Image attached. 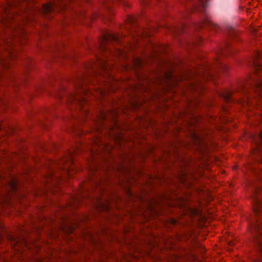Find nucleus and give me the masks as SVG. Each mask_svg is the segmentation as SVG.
Segmentation results:
<instances>
[{
    "instance_id": "8",
    "label": "nucleus",
    "mask_w": 262,
    "mask_h": 262,
    "mask_svg": "<svg viewBox=\"0 0 262 262\" xmlns=\"http://www.w3.org/2000/svg\"><path fill=\"white\" fill-rule=\"evenodd\" d=\"M0 50H5L10 59H15L17 57V53L13 46V42H12L7 40L5 45L0 47Z\"/></svg>"
},
{
    "instance_id": "1",
    "label": "nucleus",
    "mask_w": 262,
    "mask_h": 262,
    "mask_svg": "<svg viewBox=\"0 0 262 262\" xmlns=\"http://www.w3.org/2000/svg\"><path fill=\"white\" fill-rule=\"evenodd\" d=\"M85 67L88 70L86 74L75 83L76 91L70 94L68 99V103H78L81 106V109L88 103L87 97L92 94L90 87L86 89L88 82L94 84L96 81L98 83V86L94 88L92 94L97 98L98 97L103 98L108 93L115 92L118 89L120 83L112 76L111 71L112 67L106 60L97 58L96 62H88Z\"/></svg>"
},
{
    "instance_id": "34",
    "label": "nucleus",
    "mask_w": 262,
    "mask_h": 262,
    "mask_svg": "<svg viewBox=\"0 0 262 262\" xmlns=\"http://www.w3.org/2000/svg\"><path fill=\"white\" fill-rule=\"evenodd\" d=\"M141 37L142 38H143V37H147V35H145V34H144V33H142V34H141Z\"/></svg>"
},
{
    "instance_id": "23",
    "label": "nucleus",
    "mask_w": 262,
    "mask_h": 262,
    "mask_svg": "<svg viewBox=\"0 0 262 262\" xmlns=\"http://www.w3.org/2000/svg\"><path fill=\"white\" fill-rule=\"evenodd\" d=\"M79 202L77 200V199H75L73 200V201H71L69 205L73 208H75L78 206V205L79 204Z\"/></svg>"
},
{
    "instance_id": "19",
    "label": "nucleus",
    "mask_w": 262,
    "mask_h": 262,
    "mask_svg": "<svg viewBox=\"0 0 262 262\" xmlns=\"http://www.w3.org/2000/svg\"><path fill=\"white\" fill-rule=\"evenodd\" d=\"M193 141L195 144H198L199 146H201V144H203V140L198 136L195 133L193 134Z\"/></svg>"
},
{
    "instance_id": "37",
    "label": "nucleus",
    "mask_w": 262,
    "mask_h": 262,
    "mask_svg": "<svg viewBox=\"0 0 262 262\" xmlns=\"http://www.w3.org/2000/svg\"><path fill=\"white\" fill-rule=\"evenodd\" d=\"M171 222L172 224H176V220H174V219H172V220H171Z\"/></svg>"
},
{
    "instance_id": "16",
    "label": "nucleus",
    "mask_w": 262,
    "mask_h": 262,
    "mask_svg": "<svg viewBox=\"0 0 262 262\" xmlns=\"http://www.w3.org/2000/svg\"><path fill=\"white\" fill-rule=\"evenodd\" d=\"M112 202L110 199L106 201L104 204H102L101 203H100L99 204V207L101 208L102 209L104 210L107 211L108 210L112 205Z\"/></svg>"
},
{
    "instance_id": "14",
    "label": "nucleus",
    "mask_w": 262,
    "mask_h": 262,
    "mask_svg": "<svg viewBox=\"0 0 262 262\" xmlns=\"http://www.w3.org/2000/svg\"><path fill=\"white\" fill-rule=\"evenodd\" d=\"M143 65L142 60L139 58H135L133 60V68L135 69H138Z\"/></svg>"
},
{
    "instance_id": "22",
    "label": "nucleus",
    "mask_w": 262,
    "mask_h": 262,
    "mask_svg": "<svg viewBox=\"0 0 262 262\" xmlns=\"http://www.w3.org/2000/svg\"><path fill=\"white\" fill-rule=\"evenodd\" d=\"M97 146L99 148H101V141L100 140L99 137H98L96 139L95 141H94V143L92 145L93 150L94 149V146Z\"/></svg>"
},
{
    "instance_id": "7",
    "label": "nucleus",
    "mask_w": 262,
    "mask_h": 262,
    "mask_svg": "<svg viewBox=\"0 0 262 262\" xmlns=\"http://www.w3.org/2000/svg\"><path fill=\"white\" fill-rule=\"evenodd\" d=\"M249 229L252 234H254L255 232L258 234L256 240L257 248L259 252V257L258 258V261L262 262V229L259 225H256L254 227H250Z\"/></svg>"
},
{
    "instance_id": "39",
    "label": "nucleus",
    "mask_w": 262,
    "mask_h": 262,
    "mask_svg": "<svg viewBox=\"0 0 262 262\" xmlns=\"http://www.w3.org/2000/svg\"><path fill=\"white\" fill-rule=\"evenodd\" d=\"M139 34L138 33L136 35H134V37H137V36H138Z\"/></svg>"
},
{
    "instance_id": "17",
    "label": "nucleus",
    "mask_w": 262,
    "mask_h": 262,
    "mask_svg": "<svg viewBox=\"0 0 262 262\" xmlns=\"http://www.w3.org/2000/svg\"><path fill=\"white\" fill-rule=\"evenodd\" d=\"M186 205V201L185 199L178 200L173 203L171 205L178 206L181 208L184 207Z\"/></svg>"
},
{
    "instance_id": "18",
    "label": "nucleus",
    "mask_w": 262,
    "mask_h": 262,
    "mask_svg": "<svg viewBox=\"0 0 262 262\" xmlns=\"http://www.w3.org/2000/svg\"><path fill=\"white\" fill-rule=\"evenodd\" d=\"M221 95L226 101H229L231 97V93L229 91L227 90L222 93Z\"/></svg>"
},
{
    "instance_id": "28",
    "label": "nucleus",
    "mask_w": 262,
    "mask_h": 262,
    "mask_svg": "<svg viewBox=\"0 0 262 262\" xmlns=\"http://www.w3.org/2000/svg\"><path fill=\"white\" fill-rule=\"evenodd\" d=\"M134 19V18L133 16H129L127 17V21L129 23H132L133 22Z\"/></svg>"
},
{
    "instance_id": "36",
    "label": "nucleus",
    "mask_w": 262,
    "mask_h": 262,
    "mask_svg": "<svg viewBox=\"0 0 262 262\" xmlns=\"http://www.w3.org/2000/svg\"><path fill=\"white\" fill-rule=\"evenodd\" d=\"M130 68L128 66H126L124 67V70L126 71L128 70Z\"/></svg>"
},
{
    "instance_id": "10",
    "label": "nucleus",
    "mask_w": 262,
    "mask_h": 262,
    "mask_svg": "<svg viewBox=\"0 0 262 262\" xmlns=\"http://www.w3.org/2000/svg\"><path fill=\"white\" fill-rule=\"evenodd\" d=\"M119 39V36L116 34H105L100 41L99 48L102 51H104L108 41H116Z\"/></svg>"
},
{
    "instance_id": "41",
    "label": "nucleus",
    "mask_w": 262,
    "mask_h": 262,
    "mask_svg": "<svg viewBox=\"0 0 262 262\" xmlns=\"http://www.w3.org/2000/svg\"><path fill=\"white\" fill-rule=\"evenodd\" d=\"M175 258H176L177 260V259H178V258H177V256H176V257H175Z\"/></svg>"
},
{
    "instance_id": "5",
    "label": "nucleus",
    "mask_w": 262,
    "mask_h": 262,
    "mask_svg": "<svg viewBox=\"0 0 262 262\" xmlns=\"http://www.w3.org/2000/svg\"><path fill=\"white\" fill-rule=\"evenodd\" d=\"M117 112L116 110L108 112L106 113L104 112H101L100 113V115L99 116V121L101 122V123L102 122L104 121V120L108 118H111L114 125L111 128V130L109 131L108 135V138L114 139L115 142H119L121 141L122 138L120 134H117L115 136H113L112 135V132L113 131V130L117 127Z\"/></svg>"
},
{
    "instance_id": "12",
    "label": "nucleus",
    "mask_w": 262,
    "mask_h": 262,
    "mask_svg": "<svg viewBox=\"0 0 262 262\" xmlns=\"http://www.w3.org/2000/svg\"><path fill=\"white\" fill-rule=\"evenodd\" d=\"M186 213L191 216H195L200 215L201 211L198 208L188 207L186 209Z\"/></svg>"
},
{
    "instance_id": "13",
    "label": "nucleus",
    "mask_w": 262,
    "mask_h": 262,
    "mask_svg": "<svg viewBox=\"0 0 262 262\" xmlns=\"http://www.w3.org/2000/svg\"><path fill=\"white\" fill-rule=\"evenodd\" d=\"M11 66L10 62L7 59H0V69H9Z\"/></svg>"
},
{
    "instance_id": "6",
    "label": "nucleus",
    "mask_w": 262,
    "mask_h": 262,
    "mask_svg": "<svg viewBox=\"0 0 262 262\" xmlns=\"http://www.w3.org/2000/svg\"><path fill=\"white\" fill-rule=\"evenodd\" d=\"M18 181L17 179H12L7 185L6 189L7 191L5 194H0V202L3 203H7L12 198L14 193H15L17 189V184Z\"/></svg>"
},
{
    "instance_id": "35",
    "label": "nucleus",
    "mask_w": 262,
    "mask_h": 262,
    "mask_svg": "<svg viewBox=\"0 0 262 262\" xmlns=\"http://www.w3.org/2000/svg\"><path fill=\"white\" fill-rule=\"evenodd\" d=\"M197 122H198V119H196L195 121L194 122H191L190 124H191V125H194L195 124V123H196Z\"/></svg>"
},
{
    "instance_id": "15",
    "label": "nucleus",
    "mask_w": 262,
    "mask_h": 262,
    "mask_svg": "<svg viewBox=\"0 0 262 262\" xmlns=\"http://www.w3.org/2000/svg\"><path fill=\"white\" fill-rule=\"evenodd\" d=\"M18 40L19 41L21 45H24L27 42V35L25 31H21V34L19 36Z\"/></svg>"
},
{
    "instance_id": "27",
    "label": "nucleus",
    "mask_w": 262,
    "mask_h": 262,
    "mask_svg": "<svg viewBox=\"0 0 262 262\" xmlns=\"http://www.w3.org/2000/svg\"><path fill=\"white\" fill-rule=\"evenodd\" d=\"M262 69V67L260 65H255V70L256 73H258L259 71Z\"/></svg>"
},
{
    "instance_id": "11",
    "label": "nucleus",
    "mask_w": 262,
    "mask_h": 262,
    "mask_svg": "<svg viewBox=\"0 0 262 262\" xmlns=\"http://www.w3.org/2000/svg\"><path fill=\"white\" fill-rule=\"evenodd\" d=\"M57 0H54L52 3L45 4L42 6V11L45 13H48L50 12L52 10L57 6Z\"/></svg>"
},
{
    "instance_id": "2",
    "label": "nucleus",
    "mask_w": 262,
    "mask_h": 262,
    "mask_svg": "<svg viewBox=\"0 0 262 262\" xmlns=\"http://www.w3.org/2000/svg\"><path fill=\"white\" fill-rule=\"evenodd\" d=\"M81 150L80 145H79L74 149H70L69 151L68 155L64 156L61 159L59 160L57 163L58 167L60 169H64L67 173L69 179L77 171L73 161V156L79 154Z\"/></svg>"
},
{
    "instance_id": "26",
    "label": "nucleus",
    "mask_w": 262,
    "mask_h": 262,
    "mask_svg": "<svg viewBox=\"0 0 262 262\" xmlns=\"http://www.w3.org/2000/svg\"><path fill=\"white\" fill-rule=\"evenodd\" d=\"M257 138L259 140L258 142H259V144L262 145V131L261 132V133L259 134V135H258V136Z\"/></svg>"
},
{
    "instance_id": "21",
    "label": "nucleus",
    "mask_w": 262,
    "mask_h": 262,
    "mask_svg": "<svg viewBox=\"0 0 262 262\" xmlns=\"http://www.w3.org/2000/svg\"><path fill=\"white\" fill-rule=\"evenodd\" d=\"M115 55L119 58H121L122 57H125L126 55L124 51L117 49L115 51Z\"/></svg>"
},
{
    "instance_id": "29",
    "label": "nucleus",
    "mask_w": 262,
    "mask_h": 262,
    "mask_svg": "<svg viewBox=\"0 0 262 262\" xmlns=\"http://www.w3.org/2000/svg\"><path fill=\"white\" fill-rule=\"evenodd\" d=\"M3 230V226L0 223V242L2 241L3 239V237H2V233H1V232Z\"/></svg>"
},
{
    "instance_id": "30",
    "label": "nucleus",
    "mask_w": 262,
    "mask_h": 262,
    "mask_svg": "<svg viewBox=\"0 0 262 262\" xmlns=\"http://www.w3.org/2000/svg\"><path fill=\"white\" fill-rule=\"evenodd\" d=\"M246 86H247L246 85H244V87L240 90V91H241L244 94H245L246 93Z\"/></svg>"
},
{
    "instance_id": "9",
    "label": "nucleus",
    "mask_w": 262,
    "mask_h": 262,
    "mask_svg": "<svg viewBox=\"0 0 262 262\" xmlns=\"http://www.w3.org/2000/svg\"><path fill=\"white\" fill-rule=\"evenodd\" d=\"M179 179L185 186L190 187L193 185L194 180L196 179V177L195 176L188 173L187 171H181Z\"/></svg>"
},
{
    "instance_id": "25",
    "label": "nucleus",
    "mask_w": 262,
    "mask_h": 262,
    "mask_svg": "<svg viewBox=\"0 0 262 262\" xmlns=\"http://www.w3.org/2000/svg\"><path fill=\"white\" fill-rule=\"evenodd\" d=\"M102 128V126H101V125L100 127H97L96 132H97V133L98 134H99L100 133H101V134L103 133L104 130Z\"/></svg>"
},
{
    "instance_id": "33",
    "label": "nucleus",
    "mask_w": 262,
    "mask_h": 262,
    "mask_svg": "<svg viewBox=\"0 0 262 262\" xmlns=\"http://www.w3.org/2000/svg\"><path fill=\"white\" fill-rule=\"evenodd\" d=\"M150 212H151V214H152L151 212H153L154 211V207L151 205L149 206L148 208Z\"/></svg>"
},
{
    "instance_id": "32",
    "label": "nucleus",
    "mask_w": 262,
    "mask_h": 262,
    "mask_svg": "<svg viewBox=\"0 0 262 262\" xmlns=\"http://www.w3.org/2000/svg\"><path fill=\"white\" fill-rule=\"evenodd\" d=\"M104 147L105 148L106 151H110L112 149V146H106Z\"/></svg>"
},
{
    "instance_id": "20",
    "label": "nucleus",
    "mask_w": 262,
    "mask_h": 262,
    "mask_svg": "<svg viewBox=\"0 0 262 262\" xmlns=\"http://www.w3.org/2000/svg\"><path fill=\"white\" fill-rule=\"evenodd\" d=\"M254 210L257 213H262V203L257 202L254 206Z\"/></svg>"
},
{
    "instance_id": "24",
    "label": "nucleus",
    "mask_w": 262,
    "mask_h": 262,
    "mask_svg": "<svg viewBox=\"0 0 262 262\" xmlns=\"http://www.w3.org/2000/svg\"><path fill=\"white\" fill-rule=\"evenodd\" d=\"M57 177L53 173L50 174L47 176L46 183H50L51 181H53Z\"/></svg>"
},
{
    "instance_id": "40",
    "label": "nucleus",
    "mask_w": 262,
    "mask_h": 262,
    "mask_svg": "<svg viewBox=\"0 0 262 262\" xmlns=\"http://www.w3.org/2000/svg\"><path fill=\"white\" fill-rule=\"evenodd\" d=\"M166 51L165 50H163L162 51V52H164V53H165Z\"/></svg>"
},
{
    "instance_id": "3",
    "label": "nucleus",
    "mask_w": 262,
    "mask_h": 262,
    "mask_svg": "<svg viewBox=\"0 0 262 262\" xmlns=\"http://www.w3.org/2000/svg\"><path fill=\"white\" fill-rule=\"evenodd\" d=\"M252 82H253L252 80H248L247 83L252 87L255 98L252 101L250 99V97H247L245 100H240L238 102L248 105H252L256 103V108L261 109L262 111V80L258 81L254 86L252 85Z\"/></svg>"
},
{
    "instance_id": "31",
    "label": "nucleus",
    "mask_w": 262,
    "mask_h": 262,
    "mask_svg": "<svg viewBox=\"0 0 262 262\" xmlns=\"http://www.w3.org/2000/svg\"><path fill=\"white\" fill-rule=\"evenodd\" d=\"M3 105H4V102L3 100L0 98V110L2 109V111H3V109H2Z\"/></svg>"
},
{
    "instance_id": "38",
    "label": "nucleus",
    "mask_w": 262,
    "mask_h": 262,
    "mask_svg": "<svg viewBox=\"0 0 262 262\" xmlns=\"http://www.w3.org/2000/svg\"><path fill=\"white\" fill-rule=\"evenodd\" d=\"M259 142H258V143H257V145H258V147H257V150H258L259 147L260 146H262L261 145H259Z\"/></svg>"
},
{
    "instance_id": "4",
    "label": "nucleus",
    "mask_w": 262,
    "mask_h": 262,
    "mask_svg": "<svg viewBox=\"0 0 262 262\" xmlns=\"http://www.w3.org/2000/svg\"><path fill=\"white\" fill-rule=\"evenodd\" d=\"M185 78L182 76L176 77L173 76L171 71H168L164 77L157 79L156 82L157 84L162 85L165 91H168L177 86L179 81H182Z\"/></svg>"
}]
</instances>
